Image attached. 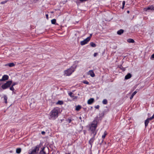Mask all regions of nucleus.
<instances>
[{
	"instance_id": "obj_40",
	"label": "nucleus",
	"mask_w": 154,
	"mask_h": 154,
	"mask_svg": "<svg viewBox=\"0 0 154 154\" xmlns=\"http://www.w3.org/2000/svg\"><path fill=\"white\" fill-rule=\"evenodd\" d=\"M151 117L153 118V119L154 118V113L153 116Z\"/></svg>"
},
{
	"instance_id": "obj_43",
	"label": "nucleus",
	"mask_w": 154,
	"mask_h": 154,
	"mask_svg": "<svg viewBox=\"0 0 154 154\" xmlns=\"http://www.w3.org/2000/svg\"><path fill=\"white\" fill-rule=\"evenodd\" d=\"M91 36H92V34H91L90 35V36H89V37H90L91 38Z\"/></svg>"
},
{
	"instance_id": "obj_14",
	"label": "nucleus",
	"mask_w": 154,
	"mask_h": 154,
	"mask_svg": "<svg viewBox=\"0 0 154 154\" xmlns=\"http://www.w3.org/2000/svg\"><path fill=\"white\" fill-rule=\"evenodd\" d=\"M124 32L123 29H120L117 32V34L119 35H121Z\"/></svg>"
},
{
	"instance_id": "obj_10",
	"label": "nucleus",
	"mask_w": 154,
	"mask_h": 154,
	"mask_svg": "<svg viewBox=\"0 0 154 154\" xmlns=\"http://www.w3.org/2000/svg\"><path fill=\"white\" fill-rule=\"evenodd\" d=\"M88 74L90 75L92 77H94L95 76L94 73L92 70H90L88 72Z\"/></svg>"
},
{
	"instance_id": "obj_29",
	"label": "nucleus",
	"mask_w": 154,
	"mask_h": 154,
	"mask_svg": "<svg viewBox=\"0 0 154 154\" xmlns=\"http://www.w3.org/2000/svg\"><path fill=\"white\" fill-rule=\"evenodd\" d=\"M125 4V1H123L122 2V9H123L124 8V6Z\"/></svg>"
},
{
	"instance_id": "obj_35",
	"label": "nucleus",
	"mask_w": 154,
	"mask_h": 154,
	"mask_svg": "<svg viewBox=\"0 0 154 154\" xmlns=\"http://www.w3.org/2000/svg\"><path fill=\"white\" fill-rule=\"evenodd\" d=\"M45 16H46V18L47 19H48V14H46V15H45Z\"/></svg>"
},
{
	"instance_id": "obj_36",
	"label": "nucleus",
	"mask_w": 154,
	"mask_h": 154,
	"mask_svg": "<svg viewBox=\"0 0 154 154\" xmlns=\"http://www.w3.org/2000/svg\"><path fill=\"white\" fill-rule=\"evenodd\" d=\"M134 97V96H133L132 94L131 95V96L130 97V99L131 100L133 97Z\"/></svg>"
},
{
	"instance_id": "obj_27",
	"label": "nucleus",
	"mask_w": 154,
	"mask_h": 154,
	"mask_svg": "<svg viewBox=\"0 0 154 154\" xmlns=\"http://www.w3.org/2000/svg\"><path fill=\"white\" fill-rule=\"evenodd\" d=\"M83 83L84 84H87V85H89V82L87 81H84L83 82Z\"/></svg>"
},
{
	"instance_id": "obj_23",
	"label": "nucleus",
	"mask_w": 154,
	"mask_h": 154,
	"mask_svg": "<svg viewBox=\"0 0 154 154\" xmlns=\"http://www.w3.org/2000/svg\"><path fill=\"white\" fill-rule=\"evenodd\" d=\"M63 103V102L62 101L59 100L57 103V104L62 105Z\"/></svg>"
},
{
	"instance_id": "obj_9",
	"label": "nucleus",
	"mask_w": 154,
	"mask_h": 154,
	"mask_svg": "<svg viewBox=\"0 0 154 154\" xmlns=\"http://www.w3.org/2000/svg\"><path fill=\"white\" fill-rule=\"evenodd\" d=\"M8 78L9 76L8 75H4L3 76L2 78L1 79V81L7 80L8 79Z\"/></svg>"
},
{
	"instance_id": "obj_5",
	"label": "nucleus",
	"mask_w": 154,
	"mask_h": 154,
	"mask_svg": "<svg viewBox=\"0 0 154 154\" xmlns=\"http://www.w3.org/2000/svg\"><path fill=\"white\" fill-rule=\"evenodd\" d=\"M12 83V81H8L2 85L1 88L3 90L6 89L10 87Z\"/></svg>"
},
{
	"instance_id": "obj_26",
	"label": "nucleus",
	"mask_w": 154,
	"mask_h": 154,
	"mask_svg": "<svg viewBox=\"0 0 154 154\" xmlns=\"http://www.w3.org/2000/svg\"><path fill=\"white\" fill-rule=\"evenodd\" d=\"M71 97H72L74 95H73V93L72 92H70L68 94Z\"/></svg>"
},
{
	"instance_id": "obj_21",
	"label": "nucleus",
	"mask_w": 154,
	"mask_h": 154,
	"mask_svg": "<svg viewBox=\"0 0 154 154\" xmlns=\"http://www.w3.org/2000/svg\"><path fill=\"white\" fill-rule=\"evenodd\" d=\"M107 100L106 99H104L102 101V103L104 104H106L107 103Z\"/></svg>"
},
{
	"instance_id": "obj_30",
	"label": "nucleus",
	"mask_w": 154,
	"mask_h": 154,
	"mask_svg": "<svg viewBox=\"0 0 154 154\" xmlns=\"http://www.w3.org/2000/svg\"><path fill=\"white\" fill-rule=\"evenodd\" d=\"M137 91H134L132 94V95L133 96H134V95L137 93Z\"/></svg>"
},
{
	"instance_id": "obj_1",
	"label": "nucleus",
	"mask_w": 154,
	"mask_h": 154,
	"mask_svg": "<svg viewBox=\"0 0 154 154\" xmlns=\"http://www.w3.org/2000/svg\"><path fill=\"white\" fill-rule=\"evenodd\" d=\"M60 112V108L58 107L54 108L49 114V119L51 120H55L58 117Z\"/></svg>"
},
{
	"instance_id": "obj_16",
	"label": "nucleus",
	"mask_w": 154,
	"mask_h": 154,
	"mask_svg": "<svg viewBox=\"0 0 154 154\" xmlns=\"http://www.w3.org/2000/svg\"><path fill=\"white\" fill-rule=\"evenodd\" d=\"M45 148V147L42 148L41 150L39 152V154H45V152L44 151Z\"/></svg>"
},
{
	"instance_id": "obj_45",
	"label": "nucleus",
	"mask_w": 154,
	"mask_h": 154,
	"mask_svg": "<svg viewBox=\"0 0 154 154\" xmlns=\"http://www.w3.org/2000/svg\"><path fill=\"white\" fill-rule=\"evenodd\" d=\"M51 13H54V12L53 11H51Z\"/></svg>"
},
{
	"instance_id": "obj_4",
	"label": "nucleus",
	"mask_w": 154,
	"mask_h": 154,
	"mask_svg": "<svg viewBox=\"0 0 154 154\" xmlns=\"http://www.w3.org/2000/svg\"><path fill=\"white\" fill-rule=\"evenodd\" d=\"M39 150V146L37 145L35 147H34L32 149H29L28 151L29 154H36Z\"/></svg>"
},
{
	"instance_id": "obj_38",
	"label": "nucleus",
	"mask_w": 154,
	"mask_h": 154,
	"mask_svg": "<svg viewBox=\"0 0 154 154\" xmlns=\"http://www.w3.org/2000/svg\"><path fill=\"white\" fill-rule=\"evenodd\" d=\"M41 133L42 134H45V132L44 131H42Z\"/></svg>"
},
{
	"instance_id": "obj_7",
	"label": "nucleus",
	"mask_w": 154,
	"mask_h": 154,
	"mask_svg": "<svg viewBox=\"0 0 154 154\" xmlns=\"http://www.w3.org/2000/svg\"><path fill=\"white\" fill-rule=\"evenodd\" d=\"M96 135H94V134H93L91 136H92V138L89 141V143L90 144L91 146L92 145L94 140L95 139V137Z\"/></svg>"
},
{
	"instance_id": "obj_13",
	"label": "nucleus",
	"mask_w": 154,
	"mask_h": 154,
	"mask_svg": "<svg viewBox=\"0 0 154 154\" xmlns=\"http://www.w3.org/2000/svg\"><path fill=\"white\" fill-rule=\"evenodd\" d=\"M131 77V75L130 73H128L125 77V79H128Z\"/></svg>"
},
{
	"instance_id": "obj_41",
	"label": "nucleus",
	"mask_w": 154,
	"mask_h": 154,
	"mask_svg": "<svg viewBox=\"0 0 154 154\" xmlns=\"http://www.w3.org/2000/svg\"><path fill=\"white\" fill-rule=\"evenodd\" d=\"M6 2H1L2 4H4Z\"/></svg>"
},
{
	"instance_id": "obj_22",
	"label": "nucleus",
	"mask_w": 154,
	"mask_h": 154,
	"mask_svg": "<svg viewBox=\"0 0 154 154\" xmlns=\"http://www.w3.org/2000/svg\"><path fill=\"white\" fill-rule=\"evenodd\" d=\"M4 100H5V102L7 103V97L6 95H4Z\"/></svg>"
},
{
	"instance_id": "obj_42",
	"label": "nucleus",
	"mask_w": 154,
	"mask_h": 154,
	"mask_svg": "<svg viewBox=\"0 0 154 154\" xmlns=\"http://www.w3.org/2000/svg\"><path fill=\"white\" fill-rule=\"evenodd\" d=\"M127 13H129V11L128 10L127 11Z\"/></svg>"
},
{
	"instance_id": "obj_32",
	"label": "nucleus",
	"mask_w": 154,
	"mask_h": 154,
	"mask_svg": "<svg viewBox=\"0 0 154 154\" xmlns=\"http://www.w3.org/2000/svg\"><path fill=\"white\" fill-rule=\"evenodd\" d=\"M95 107L97 109H98L100 107V106L99 105H97L95 106Z\"/></svg>"
},
{
	"instance_id": "obj_48",
	"label": "nucleus",
	"mask_w": 154,
	"mask_h": 154,
	"mask_svg": "<svg viewBox=\"0 0 154 154\" xmlns=\"http://www.w3.org/2000/svg\"><path fill=\"white\" fill-rule=\"evenodd\" d=\"M69 122H70V121H69Z\"/></svg>"
},
{
	"instance_id": "obj_24",
	"label": "nucleus",
	"mask_w": 154,
	"mask_h": 154,
	"mask_svg": "<svg viewBox=\"0 0 154 154\" xmlns=\"http://www.w3.org/2000/svg\"><path fill=\"white\" fill-rule=\"evenodd\" d=\"M90 45L91 47H95L96 46V44L93 42H91L90 43Z\"/></svg>"
},
{
	"instance_id": "obj_18",
	"label": "nucleus",
	"mask_w": 154,
	"mask_h": 154,
	"mask_svg": "<svg viewBox=\"0 0 154 154\" xmlns=\"http://www.w3.org/2000/svg\"><path fill=\"white\" fill-rule=\"evenodd\" d=\"M21 149L20 148H17L16 149V152L17 153L19 154L21 152Z\"/></svg>"
},
{
	"instance_id": "obj_37",
	"label": "nucleus",
	"mask_w": 154,
	"mask_h": 154,
	"mask_svg": "<svg viewBox=\"0 0 154 154\" xmlns=\"http://www.w3.org/2000/svg\"><path fill=\"white\" fill-rule=\"evenodd\" d=\"M151 58H154V54H152L151 56Z\"/></svg>"
},
{
	"instance_id": "obj_47",
	"label": "nucleus",
	"mask_w": 154,
	"mask_h": 154,
	"mask_svg": "<svg viewBox=\"0 0 154 154\" xmlns=\"http://www.w3.org/2000/svg\"><path fill=\"white\" fill-rule=\"evenodd\" d=\"M69 122H70V121H69Z\"/></svg>"
},
{
	"instance_id": "obj_2",
	"label": "nucleus",
	"mask_w": 154,
	"mask_h": 154,
	"mask_svg": "<svg viewBox=\"0 0 154 154\" xmlns=\"http://www.w3.org/2000/svg\"><path fill=\"white\" fill-rule=\"evenodd\" d=\"M97 121L95 120L92 122L91 124L88 125L89 128L88 130L90 131L91 136L93 134H94V135H96L97 131H96V129L97 127Z\"/></svg>"
},
{
	"instance_id": "obj_46",
	"label": "nucleus",
	"mask_w": 154,
	"mask_h": 154,
	"mask_svg": "<svg viewBox=\"0 0 154 154\" xmlns=\"http://www.w3.org/2000/svg\"><path fill=\"white\" fill-rule=\"evenodd\" d=\"M0 81H1V79H0Z\"/></svg>"
},
{
	"instance_id": "obj_3",
	"label": "nucleus",
	"mask_w": 154,
	"mask_h": 154,
	"mask_svg": "<svg viewBox=\"0 0 154 154\" xmlns=\"http://www.w3.org/2000/svg\"><path fill=\"white\" fill-rule=\"evenodd\" d=\"M75 69V67L71 66L69 68L64 71V75L66 76H70L74 71Z\"/></svg>"
},
{
	"instance_id": "obj_12",
	"label": "nucleus",
	"mask_w": 154,
	"mask_h": 154,
	"mask_svg": "<svg viewBox=\"0 0 154 154\" xmlns=\"http://www.w3.org/2000/svg\"><path fill=\"white\" fill-rule=\"evenodd\" d=\"M94 98H91L88 101V104H91L94 102Z\"/></svg>"
},
{
	"instance_id": "obj_15",
	"label": "nucleus",
	"mask_w": 154,
	"mask_h": 154,
	"mask_svg": "<svg viewBox=\"0 0 154 154\" xmlns=\"http://www.w3.org/2000/svg\"><path fill=\"white\" fill-rule=\"evenodd\" d=\"M15 66V64L13 63H8L5 65V66H9V67H13Z\"/></svg>"
},
{
	"instance_id": "obj_34",
	"label": "nucleus",
	"mask_w": 154,
	"mask_h": 154,
	"mask_svg": "<svg viewBox=\"0 0 154 154\" xmlns=\"http://www.w3.org/2000/svg\"><path fill=\"white\" fill-rule=\"evenodd\" d=\"M97 55V53H95L94 54V57H95Z\"/></svg>"
},
{
	"instance_id": "obj_19",
	"label": "nucleus",
	"mask_w": 154,
	"mask_h": 154,
	"mask_svg": "<svg viewBox=\"0 0 154 154\" xmlns=\"http://www.w3.org/2000/svg\"><path fill=\"white\" fill-rule=\"evenodd\" d=\"M81 108V107L80 105H78L76 107L75 110L76 111H79Z\"/></svg>"
},
{
	"instance_id": "obj_25",
	"label": "nucleus",
	"mask_w": 154,
	"mask_h": 154,
	"mask_svg": "<svg viewBox=\"0 0 154 154\" xmlns=\"http://www.w3.org/2000/svg\"><path fill=\"white\" fill-rule=\"evenodd\" d=\"M51 23L52 24H55L56 23V20L55 19H53L51 20Z\"/></svg>"
},
{
	"instance_id": "obj_33",
	"label": "nucleus",
	"mask_w": 154,
	"mask_h": 154,
	"mask_svg": "<svg viewBox=\"0 0 154 154\" xmlns=\"http://www.w3.org/2000/svg\"><path fill=\"white\" fill-rule=\"evenodd\" d=\"M17 82H14V83L12 84V86H14V85H17Z\"/></svg>"
},
{
	"instance_id": "obj_17",
	"label": "nucleus",
	"mask_w": 154,
	"mask_h": 154,
	"mask_svg": "<svg viewBox=\"0 0 154 154\" xmlns=\"http://www.w3.org/2000/svg\"><path fill=\"white\" fill-rule=\"evenodd\" d=\"M127 41L129 43H134V40L131 38L128 39Z\"/></svg>"
},
{
	"instance_id": "obj_44",
	"label": "nucleus",
	"mask_w": 154,
	"mask_h": 154,
	"mask_svg": "<svg viewBox=\"0 0 154 154\" xmlns=\"http://www.w3.org/2000/svg\"><path fill=\"white\" fill-rule=\"evenodd\" d=\"M66 154H71V153H66Z\"/></svg>"
},
{
	"instance_id": "obj_28",
	"label": "nucleus",
	"mask_w": 154,
	"mask_h": 154,
	"mask_svg": "<svg viewBox=\"0 0 154 154\" xmlns=\"http://www.w3.org/2000/svg\"><path fill=\"white\" fill-rule=\"evenodd\" d=\"M10 89L11 91H14V86L12 85H11V86L10 88Z\"/></svg>"
},
{
	"instance_id": "obj_11",
	"label": "nucleus",
	"mask_w": 154,
	"mask_h": 154,
	"mask_svg": "<svg viewBox=\"0 0 154 154\" xmlns=\"http://www.w3.org/2000/svg\"><path fill=\"white\" fill-rule=\"evenodd\" d=\"M143 10H154V5L149 6L147 8H145Z\"/></svg>"
},
{
	"instance_id": "obj_8",
	"label": "nucleus",
	"mask_w": 154,
	"mask_h": 154,
	"mask_svg": "<svg viewBox=\"0 0 154 154\" xmlns=\"http://www.w3.org/2000/svg\"><path fill=\"white\" fill-rule=\"evenodd\" d=\"M153 119V118L151 117L149 118H147L146 120L145 121V127H146L148 124V123L149 122V121Z\"/></svg>"
},
{
	"instance_id": "obj_39",
	"label": "nucleus",
	"mask_w": 154,
	"mask_h": 154,
	"mask_svg": "<svg viewBox=\"0 0 154 154\" xmlns=\"http://www.w3.org/2000/svg\"><path fill=\"white\" fill-rule=\"evenodd\" d=\"M38 0H34V3H36V2H37V1H38Z\"/></svg>"
},
{
	"instance_id": "obj_20",
	"label": "nucleus",
	"mask_w": 154,
	"mask_h": 154,
	"mask_svg": "<svg viewBox=\"0 0 154 154\" xmlns=\"http://www.w3.org/2000/svg\"><path fill=\"white\" fill-rule=\"evenodd\" d=\"M107 134L106 131H104L103 134L102 136V138H103V139L105 138L106 135H107Z\"/></svg>"
},
{
	"instance_id": "obj_31",
	"label": "nucleus",
	"mask_w": 154,
	"mask_h": 154,
	"mask_svg": "<svg viewBox=\"0 0 154 154\" xmlns=\"http://www.w3.org/2000/svg\"><path fill=\"white\" fill-rule=\"evenodd\" d=\"M72 98H73V100H74L77 99L78 98V97L76 96H73V97Z\"/></svg>"
},
{
	"instance_id": "obj_6",
	"label": "nucleus",
	"mask_w": 154,
	"mask_h": 154,
	"mask_svg": "<svg viewBox=\"0 0 154 154\" xmlns=\"http://www.w3.org/2000/svg\"><path fill=\"white\" fill-rule=\"evenodd\" d=\"M90 37H88L84 40L81 41L80 42L81 45H83L87 44L90 40Z\"/></svg>"
}]
</instances>
